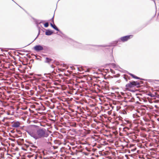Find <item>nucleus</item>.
I'll list each match as a JSON object with an SVG mask.
<instances>
[{"label": "nucleus", "instance_id": "obj_1", "mask_svg": "<svg viewBox=\"0 0 159 159\" xmlns=\"http://www.w3.org/2000/svg\"><path fill=\"white\" fill-rule=\"evenodd\" d=\"M51 133L48 130H37V139L41 137H47Z\"/></svg>", "mask_w": 159, "mask_h": 159}, {"label": "nucleus", "instance_id": "obj_2", "mask_svg": "<svg viewBox=\"0 0 159 159\" xmlns=\"http://www.w3.org/2000/svg\"><path fill=\"white\" fill-rule=\"evenodd\" d=\"M140 84V82L138 81H132L129 82V83L127 84L125 86L127 88H131L135 86L138 87Z\"/></svg>", "mask_w": 159, "mask_h": 159}, {"label": "nucleus", "instance_id": "obj_3", "mask_svg": "<svg viewBox=\"0 0 159 159\" xmlns=\"http://www.w3.org/2000/svg\"><path fill=\"white\" fill-rule=\"evenodd\" d=\"M21 123V122L14 120L11 122V126L13 128H20V129H22L24 127V126L22 125Z\"/></svg>", "mask_w": 159, "mask_h": 159}, {"label": "nucleus", "instance_id": "obj_4", "mask_svg": "<svg viewBox=\"0 0 159 159\" xmlns=\"http://www.w3.org/2000/svg\"><path fill=\"white\" fill-rule=\"evenodd\" d=\"M26 131L31 136L37 139V130H27Z\"/></svg>", "mask_w": 159, "mask_h": 159}, {"label": "nucleus", "instance_id": "obj_5", "mask_svg": "<svg viewBox=\"0 0 159 159\" xmlns=\"http://www.w3.org/2000/svg\"><path fill=\"white\" fill-rule=\"evenodd\" d=\"M44 75L45 76V77L43 78V81H49L52 80L53 77L50 73H45Z\"/></svg>", "mask_w": 159, "mask_h": 159}, {"label": "nucleus", "instance_id": "obj_6", "mask_svg": "<svg viewBox=\"0 0 159 159\" xmlns=\"http://www.w3.org/2000/svg\"><path fill=\"white\" fill-rule=\"evenodd\" d=\"M47 47L45 46L43 47L41 45H36L34 47V49L37 52H39L41 50H42L44 49V48H47Z\"/></svg>", "mask_w": 159, "mask_h": 159}, {"label": "nucleus", "instance_id": "obj_7", "mask_svg": "<svg viewBox=\"0 0 159 159\" xmlns=\"http://www.w3.org/2000/svg\"><path fill=\"white\" fill-rule=\"evenodd\" d=\"M132 37L133 35H127L121 37L120 39L122 42H124L127 41L128 40L132 38Z\"/></svg>", "mask_w": 159, "mask_h": 159}, {"label": "nucleus", "instance_id": "obj_8", "mask_svg": "<svg viewBox=\"0 0 159 159\" xmlns=\"http://www.w3.org/2000/svg\"><path fill=\"white\" fill-rule=\"evenodd\" d=\"M84 131H83L82 130H81L80 131V132L83 133V134H82V136H85L87 134H89L90 132V130H84Z\"/></svg>", "mask_w": 159, "mask_h": 159}, {"label": "nucleus", "instance_id": "obj_9", "mask_svg": "<svg viewBox=\"0 0 159 159\" xmlns=\"http://www.w3.org/2000/svg\"><path fill=\"white\" fill-rule=\"evenodd\" d=\"M53 60L49 58L46 57L45 58L44 60V62L48 63L49 64L52 61H53Z\"/></svg>", "mask_w": 159, "mask_h": 159}, {"label": "nucleus", "instance_id": "obj_10", "mask_svg": "<svg viewBox=\"0 0 159 159\" xmlns=\"http://www.w3.org/2000/svg\"><path fill=\"white\" fill-rule=\"evenodd\" d=\"M100 143L102 145H105L107 144L106 141L103 139H101L99 140Z\"/></svg>", "mask_w": 159, "mask_h": 159}, {"label": "nucleus", "instance_id": "obj_11", "mask_svg": "<svg viewBox=\"0 0 159 159\" xmlns=\"http://www.w3.org/2000/svg\"><path fill=\"white\" fill-rule=\"evenodd\" d=\"M123 133L122 134L121 133H120V136H123V135H129V133H128V132H126V130H123Z\"/></svg>", "mask_w": 159, "mask_h": 159}, {"label": "nucleus", "instance_id": "obj_12", "mask_svg": "<svg viewBox=\"0 0 159 159\" xmlns=\"http://www.w3.org/2000/svg\"><path fill=\"white\" fill-rule=\"evenodd\" d=\"M53 33V32H52L51 30H47L45 32V34L47 35H51Z\"/></svg>", "mask_w": 159, "mask_h": 159}, {"label": "nucleus", "instance_id": "obj_13", "mask_svg": "<svg viewBox=\"0 0 159 159\" xmlns=\"http://www.w3.org/2000/svg\"><path fill=\"white\" fill-rule=\"evenodd\" d=\"M50 25L55 30H56L57 31H59V29L57 27L54 25H53L52 23H50Z\"/></svg>", "mask_w": 159, "mask_h": 159}, {"label": "nucleus", "instance_id": "obj_14", "mask_svg": "<svg viewBox=\"0 0 159 159\" xmlns=\"http://www.w3.org/2000/svg\"><path fill=\"white\" fill-rule=\"evenodd\" d=\"M54 67L53 65H51L49 68L50 70V72L51 73H53L54 71Z\"/></svg>", "mask_w": 159, "mask_h": 159}, {"label": "nucleus", "instance_id": "obj_15", "mask_svg": "<svg viewBox=\"0 0 159 159\" xmlns=\"http://www.w3.org/2000/svg\"><path fill=\"white\" fill-rule=\"evenodd\" d=\"M129 74L131 75L133 78H135L137 79H141L140 78L134 75L131 74V73H129Z\"/></svg>", "mask_w": 159, "mask_h": 159}, {"label": "nucleus", "instance_id": "obj_16", "mask_svg": "<svg viewBox=\"0 0 159 159\" xmlns=\"http://www.w3.org/2000/svg\"><path fill=\"white\" fill-rule=\"evenodd\" d=\"M1 134H2L3 136H7V134L3 131H2V132H1Z\"/></svg>", "mask_w": 159, "mask_h": 159}, {"label": "nucleus", "instance_id": "obj_17", "mask_svg": "<svg viewBox=\"0 0 159 159\" xmlns=\"http://www.w3.org/2000/svg\"><path fill=\"white\" fill-rule=\"evenodd\" d=\"M152 132L156 134H159V131L156 130H153Z\"/></svg>", "mask_w": 159, "mask_h": 159}, {"label": "nucleus", "instance_id": "obj_18", "mask_svg": "<svg viewBox=\"0 0 159 159\" xmlns=\"http://www.w3.org/2000/svg\"><path fill=\"white\" fill-rule=\"evenodd\" d=\"M114 130L115 131L112 132L115 135H116L118 134V132L116 130Z\"/></svg>", "mask_w": 159, "mask_h": 159}, {"label": "nucleus", "instance_id": "obj_19", "mask_svg": "<svg viewBox=\"0 0 159 159\" xmlns=\"http://www.w3.org/2000/svg\"><path fill=\"white\" fill-rule=\"evenodd\" d=\"M49 25L48 23V22L45 23L44 24V26L45 27H47Z\"/></svg>", "mask_w": 159, "mask_h": 159}, {"label": "nucleus", "instance_id": "obj_20", "mask_svg": "<svg viewBox=\"0 0 159 159\" xmlns=\"http://www.w3.org/2000/svg\"><path fill=\"white\" fill-rule=\"evenodd\" d=\"M18 141L19 142L23 143L24 142V139H18Z\"/></svg>", "mask_w": 159, "mask_h": 159}, {"label": "nucleus", "instance_id": "obj_21", "mask_svg": "<svg viewBox=\"0 0 159 159\" xmlns=\"http://www.w3.org/2000/svg\"><path fill=\"white\" fill-rule=\"evenodd\" d=\"M93 132L94 134H98L97 132L95 130H94V131H93Z\"/></svg>", "mask_w": 159, "mask_h": 159}, {"label": "nucleus", "instance_id": "obj_22", "mask_svg": "<svg viewBox=\"0 0 159 159\" xmlns=\"http://www.w3.org/2000/svg\"><path fill=\"white\" fill-rule=\"evenodd\" d=\"M111 45H108V46H110ZM99 46H101V47H107V46H108L107 45H100Z\"/></svg>", "mask_w": 159, "mask_h": 159}, {"label": "nucleus", "instance_id": "obj_23", "mask_svg": "<svg viewBox=\"0 0 159 159\" xmlns=\"http://www.w3.org/2000/svg\"><path fill=\"white\" fill-rule=\"evenodd\" d=\"M40 30H39V33H38V35H37V37H36V38L34 39V40H35L37 38V37H38V35H39V34H40Z\"/></svg>", "mask_w": 159, "mask_h": 159}, {"label": "nucleus", "instance_id": "obj_24", "mask_svg": "<svg viewBox=\"0 0 159 159\" xmlns=\"http://www.w3.org/2000/svg\"><path fill=\"white\" fill-rule=\"evenodd\" d=\"M23 50V52H28V51H27V50H25V49Z\"/></svg>", "mask_w": 159, "mask_h": 159}, {"label": "nucleus", "instance_id": "obj_25", "mask_svg": "<svg viewBox=\"0 0 159 159\" xmlns=\"http://www.w3.org/2000/svg\"><path fill=\"white\" fill-rule=\"evenodd\" d=\"M11 132L12 133H14L15 131H14V130H12L11 131Z\"/></svg>", "mask_w": 159, "mask_h": 159}, {"label": "nucleus", "instance_id": "obj_26", "mask_svg": "<svg viewBox=\"0 0 159 159\" xmlns=\"http://www.w3.org/2000/svg\"><path fill=\"white\" fill-rule=\"evenodd\" d=\"M112 65L114 67H115V66H116V64L114 63H112Z\"/></svg>", "mask_w": 159, "mask_h": 159}, {"label": "nucleus", "instance_id": "obj_27", "mask_svg": "<svg viewBox=\"0 0 159 159\" xmlns=\"http://www.w3.org/2000/svg\"><path fill=\"white\" fill-rule=\"evenodd\" d=\"M41 23V22H39V23L36 22V24L37 25V26H38V25L39 24H40Z\"/></svg>", "mask_w": 159, "mask_h": 159}, {"label": "nucleus", "instance_id": "obj_28", "mask_svg": "<svg viewBox=\"0 0 159 159\" xmlns=\"http://www.w3.org/2000/svg\"><path fill=\"white\" fill-rule=\"evenodd\" d=\"M54 16H53V17H52V21L53 22V17H54Z\"/></svg>", "mask_w": 159, "mask_h": 159}, {"label": "nucleus", "instance_id": "obj_29", "mask_svg": "<svg viewBox=\"0 0 159 159\" xmlns=\"http://www.w3.org/2000/svg\"><path fill=\"white\" fill-rule=\"evenodd\" d=\"M16 130L17 133H19L20 132L19 130L16 129Z\"/></svg>", "mask_w": 159, "mask_h": 159}, {"label": "nucleus", "instance_id": "obj_30", "mask_svg": "<svg viewBox=\"0 0 159 159\" xmlns=\"http://www.w3.org/2000/svg\"><path fill=\"white\" fill-rule=\"evenodd\" d=\"M94 136H97V137H99V135H95V134H94Z\"/></svg>", "mask_w": 159, "mask_h": 159}, {"label": "nucleus", "instance_id": "obj_31", "mask_svg": "<svg viewBox=\"0 0 159 159\" xmlns=\"http://www.w3.org/2000/svg\"><path fill=\"white\" fill-rule=\"evenodd\" d=\"M69 41H70V42H72L73 41V40H72L70 39L69 40Z\"/></svg>", "mask_w": 159, "mask_h": 159}, {"label": "nucleus", "instance_id": "obj_32", "mask_svg": "<svg viewBox=\"0 0 159 159\" xmlns=\"http://www.w3.org/2000/svg\"><path fill=\"white\" fill-rule=\"evenodd\" d=\"M125 80H126V81H127V79L126 78H125Z\"/></svg>", "mask_w": 159, "mask_h": 159}, {"label": "nucleus", "instance_id": "obj_33", "mask_svg": "<svg viewBox=\"0 0 159 159\" xmlns=\"http://www.w3.org/2000/svg\"><path fill=\"white\" fill-rule=\"evenodd\" d=\"M11 49V50H13V49Z\"/></svg>", "mask_w": 159, "mask_h": 159}, {"label": "nucleus", "instance_id": "obj_34", "mask_svg": "<svg viewBox=\"0 0 159 159\" xmlns=\"http://www.w3.org/2000/svg\"><path fill=\"white\" fill-rule=\"evenodd\" d=\"M149 95L151 97H152V96L151 95Z\"/></svg>", "mask_w": 159, "mask_h": 159}, {"label": "nucleus", "instance_id": "obj_35", "mask_svg": "<svg viewBox=\"0 0 159 159\" xmlns=\"http://www.w3.org/2000/svg\"><path fill=\"white\" fill-rule=\"evenodd\" d=\"M61 129H64L63 128H61Z\"/></svg>", "mask_w": 159, "mask_h": 159}, {"label": "nucleus", "instance_id": "obj_36", "mask_svg": "<svg viewBox=\"0 0 159 159\" xmlns=\"http://www.w3.org/2000/svg\"><path fill=\"white\" fill-rule=\"evenodd\" d=\"M125 129V128H123V129Z\"/></svg>", "mask_w": 159, "mask_h": 159}, {"label": "nucleus", "instance_id": "obj_37", "mask_svg": "<svg viewBox=\"0 0 159 159\" xmlns=\"http://www.w3.org/2000/svg\"><path fill=\"white\" fill-rule=\"evenodd\" d=\"M154 3H155V4H156V3H155V1H154Z\"/></svg>", "mask_w": 159, "mask_h": 159}]
</instances>
